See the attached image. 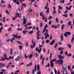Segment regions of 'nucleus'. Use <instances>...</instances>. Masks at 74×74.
Returning <instances> with one entry per match:
<instances>
[{
	"label": "nucleus",
	"mask_w": 74,
	"mask_h": 74,
	"mask_svg": "<svg viewBox=\"0 0 74 74\" xmlns=\"http://www.w3.org/2000/svg\"><path fill=\"white\" fill-rule=\"evenodd\" d=\"M55 63L56 64H58L60 65V64L61 63V65H62L63 63V60L62 59H60L58 60H57L56 61Z\"/></svg>",
	"instance_id": "1"
},
{
	"label": "nucleus",
	"mask_w": 74,
	"mask_h": 74,
	"mask_svg": "<svg viewBox=\"0 0 74 74\" xmlns=\"http://www.w3.org/2000/svg\"><path fill=\"white\" fill-rule=\"evenodd\" d=\"M34 67L35 69H33L32 71V74H34V73H35V71H37V65L36 64L35 65Z\"/></svg>",
	"instance_id": "2"
},
{
	"label": "nucleus",
	"mask_w": 74,
	"mask_h": 74,
	"mask_svg": "<svg viewBox=\"0 0 74 74\" xmlns=\"http://www.w3.org/2000/svg\"><path fill=\"white\" fill-rule=\"evenodd\" d=\"M67 34L68 35H70L71 34V32H66L64 34V35L65 37H67Z\"/></svg>",
	"instance_id": "3"
},
{
	"label": "nucleus",
	"mask_w": 74,
	"mask_h": 74,
	"mask_svg": "<svg viewBox=\"0 0 74 74\" xmlns=\"http://www.w3.org/2000/svg\"><path fill=\"white\" fill-rule=\"evenodd\" d=\"M32 44H34V45H33V46H32V45H31V48H34L35 47V46H36V42H34V43L33 41V40H32Z\"/></svg>",
	"instance_id": "4"
},
{
	"label": "nucleus",
	"mask_w": 74,
	"mask_h": 74,
	"mask_svg": "<svg viewBox=\"0 0 74 74\" xmlns=\"http://www.w3.org/2000/svg\"><path fill=\"white\" fill-rule=\"evenodd\" d=\"M42 13H43V12H42L41 13H40V16H42V19L43 20H45V18H44V15H42Z\"/></svg>",
	"instance_id": "5"
},
{
	"label": "nucleus",
	"mask_w": 74,
	"mask_h": 74,
	"mask_svg": "<svg viewBox=\"0 0 74 74\" xmlns=\"http://www.w3.org/2000/svg\"><path fill=\"white\" fill-rule=\"evenodd\" d=\"M64 57V56L62 57V55H60L58 56V58H59V59H63Z\"/></svg>",
	"instance_id": "6"
},
{
	"label": "nucleus",
	"mask_w": 74,
	"mask_h": 74,
	"mask_svg": "<svg viewBox=\"0 0 74 74\" xmlns=\"http://www.w3.org/2000/svg\"><path fill=\"white\" fill-rule=\"evenodd\" d=\"M14 60H15L16 62H17V61H19V60H20L19 57V56H17L16 58Z\"/></svg>",
	"instance_id": "7"
},
{
	"label": "nucleus",
	"mask_w": 74,
	"mask_h": 74,
	"mask_svg": "<svg viewBox=\"0 0 74 74\" xmlns=\"http://www.w3.org/2000/svg\"><path fill=\"white\" fill-rule=\"evenodd\" d=\"M67 67H66V64L63 65L62 66V69L64 70H66Z\"/></svg>",
	"instance_id": "8"
},
{
	"label": "nucleus",
	"mask_w": 74,
	"mask_h": 74,
	"mask_svg": "<svg viewBox=\"0 0 74 74\" xmlns=\"http://www.w3.org/2000/svg\"><path fill=\"white\" fill-rule=\"evenodd\" d=\"M23 25H25V23H26V19L25 18L24 19H23Z\"/></svg>",
	"instance_id": "9"
},
{
	"label": "nucleus",
	"mask_w": 74,
	"mask_h": 74,
	"mask_svg": "<svg viewBox=\"0 0 74 74\" xmlns=\"http://www.w3.org/2000/svg\"><path fill=\"white\" fill-rule=\"evenodd\" d=\"M54 43H55V40L54 39L51 42L50 45H53Z\"/></svg>",
	"instance_id": "10"
},
{
	"label": "nucleus",
	"mask_w": 74,
	"mask_h": 74,
	"mask_svg": "<svg viewBox=\"0 0 74 74\" xmlns=\"http://www.w3.org/2000/svg\"><path fill=\"white\" fill-rule=\"evenodd\" d=\"M66 70H64L63 71V74H67V71Z\"/></svg>",
	"instance_id": "11"
},
{
	"label": "nucleus",
	"mask_w": 74,
	"mask_h": 74,
	"mask_svg": "<svg viewBox=\"0 0 74 74\" xmlns=\"http://www.w3.org/2000/svg\"><path fill=\"white\" fill-rule=\"evenodd\" d=\"M5 64L3 63L1 65V68L4 67L5 66Z\"/></svg>",
	"instance_id": "12"
},
{
	"label": "nucleus",
	"mask_w": 74,
	"mask_h": 74,
	"mask_svg": "<svg viewBox=\"0 0 74 74\" xmlns=\"http://www.w3.org/2000/svg\"><path fill=\"white\" fill-rule=\"evenodd\" d=\"M27 32V31H25V30H24L22 31V33L24 34H26Z\"/></svg>",
	"instance_id": "13"
},
{
	"label": "nucleus",
	"mask_w": 74,
	"mask_h": 74,
	"mask_svg": "<svg viewBox=\"0 0 74 74\" xmlns=\"http://www.w3.org/2000/svg\"><path fill=\"white\" fill-rule=\"evenodd\" d=\"M64 24H63L61 27V29L62 31L63 30V29H64Z\"/></svg>",
	"instance_id": "14"
},
{
	"label": "nucleus",
	"mask_w": 74,
	"mask_h": 74,
	"mask_svg": "<svg viewBox=\"0 0 74 74\" xmlns=\"http://www.w3.org/2000/svg\"><path fill=\"white\" fill-rule=\"evenodd\" d=\"M58 8L59 10V9L60 10H62V9H63V8L60 5H58Z\"/></svg>",
	"instance_id": "15"
},
{
	"label": "nucleus",
	"mask_w": 74,
	"mask_h": 74,
	"mask_svg": "<svg viewBox=\"0 0 74 74\" xmlns=\"http://www.w3.org/2000/svg\"><path fill=\"white\" fill-rule=\"evenodd\" d=\"M32 65V63H30L29 64H27L26 65L27 67H28V66H30Z\"/></svg>",
	"instance_id": "16"
},
{
	"label": "nucleus",
	"mask_w": 74,
	"mask_h": 74,
	"mask_svg": "<svg viewBox=\"0 0 74 74\" xmlns=\"http://www.w3.org/2000/svg\"><path fill=\"white\" fill-rule=\"evenodd\" d=\"M63 49H64V48H60H60H59L58 49V51H62V50H63Z\"/></svg>",
	"instance_id": "17"
},
{
	"label": "nucleus",
	"mask_w": 74,
	"mask_h": 74,
	"mask_svg": "<svg viewBox=\"0 0 74 74\" xmlns=\"http://www.w3.org/2000/svg\"><path fill=\"white\" fill-rule=\"evenodd\" d=\"M37 70L38 71H39L40 70V66L39 64L37 66Z\"/></svg>",
	"instance_id": "18"
},
{
	"label": "nucleus",
	"mask_w": 74,
	"mask_h": 74,
	"mask_svg": "<svg viewBox=\"0 0 74 74\" xmlns=\"http://www.w3.org/2000/svg\"><path fill=\"white\" fill-rule=\"evenodd\" d=\"M38 54L37 53H36V54L35 56V58H38Z\"/></svg>",
	"instance_id": "19"
},
{
	"label": "nucleus",
	"mask_w": 74,
	"mask_h": 74,
	"mask_svg": "<svg viewBox=\"0 0 74 74\" xmlns=\"http://www.w3.org/2000/svg\"><path fill=\"white\" fill-rule=\"evenodd\" d=\"M10 55H11L12 54V49H11V50L10 51Z\"/></svg>",
	"instance_id": "20"
},
{
	"label": "nucleus",
	"mask_w": 74,
	"mask_h": 74,
	"mask_svg": "<svg viewBox=\"0 0 74 74\" xmlns=\"http://www.w3.org/2000/svg\"><path fill=\"white\" fill-rule=\"evenodd\" d=\"M45 35H47L48 37H49V35L48 34V32H46V33L45 34H44Z\"/></svg>",
	"instance_id": "21"
},
{
	"label": "nucleus",
	"mask_w": 74,
	"mask_h": 74,
	"mask_svg": "<svg viewBox=\"0 0 74 74\" xmlns=\"http://www.w3.org/2000/svg\"><path fill=\"white\" fill-rule=\"evenodd\" d=\"M56 21L57 23H58L59 22V19L58 18H56Z\"/></svg>",
	"instance_id": "22"
},
{
	"label": "nucleus",
	"mask_w": 74,
	"mask_h": 74,
	"mask_svg": "<svg viewBox=\"0 0 74 74\" xmlns=\"http://www.w3.org/2000/svg\"><path fill=\"white\" fill-rule=\"evenodd\" d=\"M63 16L65 17V18H66L67 17V14H64L62 15Z\"/></svg>",
	"instance_id": "23"
},
{
	"label": "nucleus",
	"mask_w": 74,
	"mask_h": 74,
	"mask_svg": "<svg viewBox=\"0 0 74 74\" xmlns=\"http://www.w3.org/2000/svg\"><path fill=\"white\" fill-rule=\"evenodd\" d=\"M62 2L63 4H64V0H61L60 2V3H62Z\"/></svg>",
	"instance_id": "24"
},
{
	"label": "nucleus",
	"mask_w": 74,
	"mask_h": 74,
	"mask_svg": "<svg viewBox=\"0 0 74 74\" xmlns=\"http://www.w3.org/2000/svg\"><path fill=\"white\" fill-rule=\"evenodd\" d=\"M44 59H45V58L43 57L42 59V65L44 64Z\"/></svg>",
	"instance_id": "25"
},
{
	"label": "nucleus",
	"mask_w": 74,
	"mask_h": 74,
	"mask_svg": "<svg viewBox=\"0 0 74 74\" xmlns=\"http://www.w3.org/2000/svg\"><path fill=\"white\" fill-rule=\"evenodd\" d=\"M68 25H70V26H71V21H70L69 22Z\"/></svg>",
	"instance_id": "26"
},
{
	"label": "nucleus",
	"mask_w": 74,
	"mask_h": 74,
	"mask_svg": "<svg viewBox=\"0 0 74 74\" xmlns=\"http://www.w3.org/2000/svg\"><path fill=\"white\" fill-rule=\"evenodd\" d=\"M17 30H20V31H22V28H21V29H20V28H17Z\"/></svg>",
	"instance_id": "27"
},
{
	"label": "nucleus",
	"mask_w": 74,
	"mask_h": 74,
	"mask_svg": "<svg viewBox=\"0 0 74 74\" xmlns=\"http://www.w3.org/2000/svg\"><path fill=\"white\" fill-rule=\"evenodd\" d=\"M16 36H18V34L15 35L14 34H12V36H13V37H14V38H15V37H16Z\"/></svg>",
	"instance_id": "28"
},
{
	"label": "nucleus",
	"mask_w": 74,
	"mask_h": 74,
	"mask_svg": "<svg viewBox=\"0 0 74 74\" xmlns=\"http://www.w3.org/2000/svg\"><path fill=\"white\" fill-rule=\"evenodd\" d=\"M1 3H3V4H4V3H5V1H4L3 0H1Z\"/></svg>",
	"instance_id": "29"
},
{
	"label": "nucleus",
	"mask_w": 74,
	"mask_h": 74,
	"mask_svg": "<svg viewBox=\"0 0 74 74\" xmlns=\"http://www.w3.org/2000/svg\"><path fill=\"white\" fill-rule=\"evenodd\" d=\"M41 74V71H39V72L38 71L36 74Z\"/></svg>",
	"instance_id": "30"
},
{
	"label": "nucleus",
	"mask_w": 74,
	"mask_h": 74,
	"mask_svg": "<svg viewBox=\"0 0 74 74\" xmlns=\"http://www.w3.org/2000/svg\"><path fill=\"white\" fill-rule=\"evenodd\" d=\"M52 18V16L50 15L48 18V19H51Z\"/></svg>",
	"instance_id": "31"
},
{
	"label": "nucleus",
	"mask_w": 74,
	"mask_h": 74,
	"mask_svg": "<svg viewBox=\"0 0 74 74\" xmlns=\"http://www.w3.org/2000/svg\"><path fill=\"white\" fill-rule=\"evenodd\" d=\"M18 51H14V53H15V54H16H16H17V55L18 54Z\"/></svg>",
	"instance_id": "32"
},
{
	"label": "nucleus",
	"mask_w": 74,
	"mask_h": 74,
	"mask_svg": "<svg viewBox=\"0 0 74 74\" xmlns=\"http://www.w3.org/2000/svg\"><path fill=\"white\" fill-rule=\"evenodd\" d=\"M67 46H68V47H69V48H71V45H70V44H68V45H67Z\"/></svg>",
	"instance_id": "33"
},
{
	"label": "nucleus",
	"mask_w": 74,
	"mask_h": 74,
	"mask_svg": "<svg viewBox=\"0 0 74 74\" xmlns=\"http://www.w3.org/2000/svg\"><path fill=\"white\" fill-rule=\"evenodd\" d=\"M52 53H50V58H49L50 59H51V57H52Z\"/></svg>",
	"instance_id": "34"
},
{
	"label": "nucleus",
	"mask_w": 74,
	"mask_h": 74,
	"mask_svg": "<svg viewBox=\"0 0 74 74\" xmlns=\"http://www.w3.org/2000/svg\"><path fill=\"white\" fill-rule=\"evenodd\" d=\"M40 33V30H38L37 32L36 35H38Z\"/></svg>",
	"instance_id": "35"
},
{
	"label": "nucleus",
	"mask_w": 74,
	"mask_h": 74,
	"mask_svg": "<svg viewBox=\"0 0 74 74\" xmlns=\"http://www.w3.org/2000/svg\"><path fill=\"white\" fill-rule=\"evenodd\" d=\"M72 55V54H71L69 53L67 55V57H69V56H71Z\"/></svg>",
	"instance_id": "36"
},
{
	"label": "nucleus",
	"mask_w": 74,
	"mask_h": 74,
	"mask_svg": "<svg viewBox=\"0 0 74 74\" xmlns=\"http://www.w3.org/2000/svg\"><path fill=\"white\" fill-rule=\"evenodd\" d=\"M54 73L55 74H57V71H56V69H54Z\"/></svg>",
	"instance_id": "37"
},
{
	"label": "nucleus",
	"mask_w": 74,
	"mask_h": 74,
	"mask_svg": "<svg viewBox=\"0 0 74 74\" xmlns=\"http://www.w3.org/2000/svg\"><path fill=\"white\" fill-rule=\"evenodd\" d=\"M33 30L29 32V34H32V33H33Z\"/></svg>",
	"instance_id": "38"
},
{
	"label": "nucleus",
	"mask_w": 74,
	"mask_h": 74,
	"mask_svg": "<svg viewBox=\"0 0 74 74\" xmlns=\"http://www.w3.org/2000/svg\"><path fill=\"white\" fill-rule=\"evenodd\" d=\"M58 44H59V45H62V43L60 42V41L59 42H58Z\"/></svg>",
	"instance_id": "39"
},
{
	"label": "nucleus",
	"mask_w": 74,
	"mask_h": 74,
	"mask_svg": "<svg viewBox=\"0 0 74 74\" xmlns=\"http://www.w3.org/2000/svg\"><path fill=\"white\" fill-rule=\"evenodd\" d=\"M20 60L21 59V60H23V57H22V56H21L20 57V58H19Z\"/></svg>",
	"instance_id": "40"
},
{
	"label": "nucleus",
	"mask_w": 74,
	"mask_h": 74,
	"mask_svg": "<svg viewBox=\"0 0 74 74\" xmlns=\"http://www.w3.org/2000/svg\"><path fill=\"white\" fill-rule=\"evenodd\" d=\"M68 70H70V69H71V67H70V66H68Z\"/></svg>",
	"instance_id": "41"
},
{
	"label": "nucleus",
	"mask_w": 74,
	"mask_h": 74,
	"mask_svg": "<svg viewBox=\"0 0 74 74\" xmlns=\"http://www.w3.org/2000/svg\"><path fill=\"white\" fill-rule=\"evenodd\" d=\"M42 23L41 22L40 23V27H42Z\"/></svg>",
	"instance_id": "42"
},
{
	"label": "nucleus",
	"mask_w": 74,
	"mask_h": 74,
	"mask_svg": "<svg viewBox=\"0 0 74 74\" xmlns=\"http://www.w3.org/2000/svg\"><path fill=\"white\" fill-rule=\"evenodd\" d=\"M49 42V40H46V43H48Z\"/></svg>",
	"instance_id": "43"
},
{
	"label": "nucleus",
	"mask_w": 74,
	"mask_h": 74,
	"mask_svg": "<svg viewBox=\"0 0 74 74\" xmlns=\"http://www.w3.org/2000/svg\"><path fill=\"white\" fill-rule=\"evenodd\" d=\"M27 29H32V26H30L29 27H27Z\"/></svg>",
	"instance_id": "44"
},
{
	"label": "nucleus",
	"mask_w": 74,
	"mask_h": 74,
	"mask_svg": "<svg viewBox=\"0 0 74 74\" xmlns=\"http://www.w3.org/2000/svg\"><path fill=\"white\" fill-rule=\"evenodd\" d=\"M19 48L20 49H22V46H19Z\"/></svg>",
	"instance_id": "45"
},
{
	"label": "nucleus",
	"mask_w": 74,
	"mask_h": 74,
	"mask_svg": "<svg viewBox=\"0 0 74 74\" xmlns=\"http://www.w3.org/2000/svg\"><path fill=\"white\" fill-rule=\"evenodd\" d=\"M1 58L2 59L1 60H2V61H4L5 60V59H4L3 58V57H1Z\"/></svg>",
	"instance_id": "46"
},
{
	"label": "nucleus",
	"mask_w": 74,
	"mask_h": 74,
	"mask_svg": "<svg viewBox=\"0 0 74 74\" xmlns=\"http://www.w3.org/2000/svg\"><path fill=\"white\" fill-rule=\"evenodd\" d=\"M42 58H43V56H42V55H41L40 56V59H41H41H42Z\"/></svg>",
	"instance_id": "47"
},
{
	"label": "nucleus",
	"mask_w": 74,
	"mask_h": 74,
	"mask_svg": "<svg viewBox=\"0 0 74 74\" xmlns=\"http://www.w3.org/2000/svg\"><path fill=\"white\" fill-rule=\"evenodd\" d=\"M62 35H63V34L60 35L61 36L60 37V38H61V39H63V36Z\"/></svg>",
	"instance_id": "48"
},
{
	"label": "nucleus",
	"mask_w": 74,
	"mask_h": 74,
	"mask_svg": "<svg viewBox=\"0 0 74 74\" xmlns=\"http://www.w3.org/2000/svg\"><path fill=\"white\" fill-rule=\"evenodd\" d=\"M3 27H1V28H0V31L1 32V30H3Z\"/></svg>",
	"instance_id": "49"
},
{
	"label": "nucleus",
	"mask_w": 74,
	"mask_h": 74,
	"mask_svg": "<svg viewBox=\"0 0 74 74\" xmlns=\"http://www.w3.org/2000/svg\"><path fill=\"white\" fill-rule=\"evenodd\" d=\"M67 51H66V52H65V55H68V53H67Z\"/></svg>",
	"instance_id": "50"
},
{
	"label": "nucleus",
	"mask_w": 74,
	"mask_h": 74,
	"mask_svg": "<svg viewBox=\"0 0 74 74\" xmlns=\"http://www.w3.org/2000/svg\"><path fill=\"white\" fill-rule=\"evenodd\" d=\"M22 6L23 7V6H24V7H26V4L25 3H23L22 5Z\"/></svg>",
	"instance_id": "51"
},
{
	"label": "nucleus",
	"mask_w": 74,
	"mask_h": 74,
	"mask_svg": "<svg viewBox=\"0 0 74 74\" xmlns=\"http://www.w3.org/2000/svg\"><path fill=\"white\" fill-rule=\"evenodd\" d=\"M51 23H52V21H50L49 23V25H51Z\"/></svg>",
	"instance_id": "52"
},
{
	"label": "nucleus",
	"mask_w": 74,
	"mask_h": 74,
	"mask_svg": "<svg viewBox=\"0 0 74 74\" xmlns=\"http://www.w3.org/2000/svg\"><path fill=\"white\" fill-rule=\"evenodd\" d=\"M36 55V53L34 52H32V55Z\"/></svg>",
	"instance_id": "53"
},
{
	"label": "nucleus",
	"mask_w": 74,
	"mask_h": 74,
	"mask_svg": "<svg viewBox=\"0 0 74 74\" xmlns=\"http://www.w3.org/2000/svg\"><path fill=\"white\" fill-rule=\"evenodd\" d=\"M48 25H47V24H46L45 26V28L46 29L47 27H48Z\"/></svg>",
	"instance_id": "54"
},
{
	"label": "nucleus",
	"mask_w": 74,
	"mask_h": 74,
	"mask_svg": "<svg viewBox=\"0 0 74 74\" xmlns=\"http://www.w3.org/2000/svg\"><path fill=\"white\" fill-rule=\"evenodd\" d=\"M45 30H46V29L44 28L43 30V31L42 32V33H44V32H45Z\"/></svg>",
	"instance_id": "55"
},
{
	"label": "nucleus",
	"mask_w": 74,
	"mask_h": 74,
	"mask_svg": "<svg viewBox=\"0 0 74 74\" xmlns=\"http://www.w3.org/2000/svg\"><path fill=\"white\" fill-rule=\"evenodd\" d=\"M37 38H38V40H39L40 39V37H38V35H36Z\"/></svg>",
	"instance_id": "56"
},
{
	"label": "nucleus",
	"mask_w": 74,
	"mask_h": 74,
	"mask_svg": "<svg viewBox=\"0 0 74 74\" xmlns=\"http://www.w3.org/2000/svg\"><path fill=\"white\" fill-rule=\"evenodd\" d=\"M57 46H58V44L56 43V44L54 46V47L56 48V47H57Z\"/></svg>",
	"instance_id": "57"
},
{
	"label": "nucleus",
	"mask_w": 74,
	"mask_h": 74,
	"mask_svg": "<svg viewBox=\"0 0 74 74\" xmlns=\"http://www.w3.org/2000/svg\"><path fill=\"white\" fill-rule=\"evenodd\" d=\"M56 13V11L55 10H54L53 12V14H55Z\"/></svg>",
	"instance_id": "58"
},
{
	"label": "nucleus",
	"mask_w": 74,
	"mask_h": 74,
	"mask_svg": "<svg viewBox=\"0 0 74 74\" xmlns=\"http://www.w3.org/2000/svg\"><path fill=\"white\" fill-rule=\"evenodd\" d=\"M32 54H31V55H30L29 57V59H30L31 58H32Z\"/></svg>",
	"instance_id": "59"
},
{
	"label": "nucleus",
	"mask_w": 74,
	"mask_h": 74,
	"mask_svg": "<svg viewBox=\"0 0 74 74\" xmlns=\"http://www.w3.org/2000/svg\"><path fill=\"white\" fill-rule=\"evenodd\" d=\"M53 65H54L53 63V64H51L50 66L51 67H53Z\"/></svg>",
	"instance_id": "60"
},
{
	"label": "nucleus",
	"mask_w": 74,
	"mask_h": 74,
	"mask_svg": "<svg viewBox=\"0 0 74 74\" xmlns=\"http://www.w3.org/2000/svg\"><path fill=\"white\" fill-rule=\"evenodd\" d=\"M10 64L8 65V66H6V68L7 69H8V67H10Z\"/></svg>",
	"instance_id": "61"
},
{
	"label": "nucleus",
	"mask_w": 74,
	"mask_h": 74,
	"mask_svg": "<svg viewBox=\"0 0 74 74\" xmlns=\"http://www.w3.org/2000/svg\"><path fill=\"white\" fill-rule=\"evenodd\" d=\"M73 14L71 13V14H70V16H71V17L72 18L73 17Z\"/></svg>",
	"instance_id": "62"
},
{
	"label": "nucleus",
	"mask_w": 74,
	"mask_h": 74,
	"mask_svg": "<svg viewBox=\"0 0 74 74\" xmlns=\"http://www.w3.org/2000/svg\"><path fill=\"white\" fill-rule=\"evenodd\" d=\"M32 25V23H27V25Z\"/></svg>",
	"instance_id": "63"
},
{
	"label": "nucleus",
	"mask_w": 74,
	"mask_h": 74,
	"mask_svg": "<svg viewBox=\"0 0 74 74\" xmlns=\"http://www.w3.org/2000/svg\"><path fill=\"white\" fill-rule=\"evenodd\" d=\"M1 70L2 71V72H4L5 71H6V70H5V69H1Z\"/></svg>",
	"instance_id": "64"
}]
</instances>
